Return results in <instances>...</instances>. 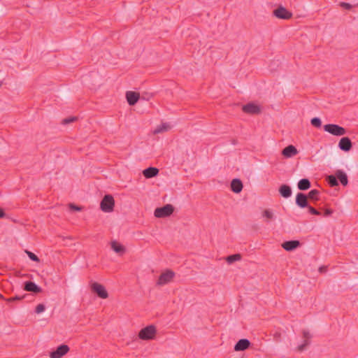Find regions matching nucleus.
<instances>
[{
    "mask_svg": "<svg viewBox=\"0 0 358 358\" xmlns=\"http://www.w3.org/2000/svg\"><path fill=\"white\" fill-rule=\"evenodd\" d=\"M324 130L336 136H344L347 133V130L344 127L335 124L324 125Z\"/></svg>",
    "mask_w": 358,
    "mask_h": 358,
    "instance_id": "nucleus-1",
    "label": "nucleus"
},
{
    "mask_svg": "<svg viewBox=\"0 0 358 358\" xmlns=\"http://www.w3.org/2000/svg\"><path fill=\"white\" fill-rule=\"evenodd\" d=\"M115 200L112 195L106 194L104 196L100 203V208L105 213H110L113 210Z\"/></svg>",
    "mask_w": 358,
    "mask_h": 358,
    "instance_id": "nucleus-2",
    "label": "nucleus"
},
{
    "mask_svg": "<svg viewBox=\"0 0 358 358\" xmlns=\"http://www.w3.org/2000/svg\"><path fill=\"white\" fill-rule=\"evenodd\" d=\"M157 333L156 327L154 325H149L143 328L138 333V337L141 340H152Z\"/></svg>",
    "mask_w": 358,
    "mask_h": 358,
    "instance_id": "nucleus-3",
    "label": "nucleus"
},
{
    "mask_svg": "<svg viewBox=\"0 0 358 358\" xmlns=\"http://www.w3.org/2000/svg\"><path fill=\"white\" fill-rule=\"evenodd\" d=\"M174 211V207L171 204H166L155 210L154 215L156 217H166L171 215Z\"/></svg>",
    "mask_w": 358,
    "mask_h": 358,
    "instance_id": "nucleus-4",
    "label": "nucleus"
},
{
    "mask_svg": "<svg viewBox=\"0 0 358 358\" xmlns=\"http://www.w3.org/2000/svg\"><path fill=\"white\" fill-rule=\"evenodd\" d=\"M175 276V273L171 270H167L165 272L162 273L157 282V285H166L171 281H172L173 278Z\"/></svg>",
    "mask_w": 358,
    "mask_h": 358,
    "instance_id": "nucleus-5",
    "label": "nucleus"
},
{
    "mask_svg": "<svg viewBox=\"0 0 358 358\" xmlns=\"http://www.w3.org/2000/svg\"><path fill=\"white\" fill-rule=\"evenodd\" d=\"M273 13V15L279 19L288 20L292 17V13L282 6L274 10Z\"/></svg>",
    "mask_w": 358,
    "mask_h": 358,
    "instance_id": "nucleus-6",
    "label": "nucleus"
},
{
    "mask_svg": "<svg viewBox=\"0 0 358 358\" xmlns=\"http://www.w3.org/2000/svg\"><path fill=\"white\" fill-rule=\"evenodd\" d=\"M91 287L92 290L96 293L99 297L101 299H107L108 297V294L102 285L98 282H94L92 284Z\"/></svg>",
    "mask_w": 358,
    "mask_h": 358,
    "instance_id": "nucleus-7",
    "label": "nucleus"
},
{
    "mask_svg": "<svg viewBox=\"0 0 358 358\" xmlns=\"http://www.w3.org/2000/svg\"><path fill=\"white\" fill-rule=\"evenodd\" d=\"M70 348L67 345L62 344L57 348V349L52 352L50 355V358H62L64 355L67 354Z\"/></svg>",
    "mask_w": 358,
    "mask_h": 358,
    "instance_id": "nucleus-8",
    "label": "nucleus"
},
{
    "mask_svg": "<svg viewBox=\"0 0 358 358\" xmlns=\"http://www.w3.org/2000/svg\"><path fill=\"white\" fill-rule=\"evenodd\" d=\"M242 110L244 113L251 115L259 114L261 112L260 107L253 103H249L244 105Z\"/></svg>",
    "mask_w": 358,
    "mask_h": 358,
    "instance_id": "nucleus-9",
    "label": "nucleus"
},
{
    "mask_svg": "<svg viewBox=\"0 0 358 358\" xmlns=\"http://www.w3.org/2000/svg\"><path fill=\"white\" fill-rule=\"evenodd\" d=\"M352 144L351 140L348 137H343L338 143V148L344 151L348 152L352 149Z\"/></svg>",
    "mask_w": 358,
    "mask_h": 358,
    "instance_id": "nucleus-10",
    "label": "nucleus"
},
{
    "mask_svg": "<svg viewBox=\"0 0 358 358\" xmlns=\"http://www.w3.org/2000/svg\"><path fill=\"white\" fill-rule=\"evenodd\" d=\"M296 204L301 208H306L308 206L307 195L301 192L298 193L296 196Z\"/></svg>",
    "mask_w": 358,
    "mask_h": 358,
    "instance_id": "nucleus-11",
    "label": "nucleus"
},
{
    "mask_svg": "<svg viewBox=\"0 0 358 358\" xmlns=\"http://www.w3.org/2000/svg\"><path fill=\"white\" fill-rule=\"evenodd\" d=\"M126 99L129 106H134L140 99V94L136 92L128 91L126 92Z\"/></svg>",
    "mask_w": 358,
    "mask_h": 358,
    "instance_id": "nucleus-12",
    "label": "nucleus"
},
{
    "mask_svg": "<svg viewBox=\"0 0 358 358\" xmlns=\"http://www.w3.org/2000/svg\"><path fill=\"white\" fill-rule=\"evenodd\" d=\"M301 243L299 241L293 240V241H287L284 242L282 244V247L286 251H292L299 247Z\"/></svg>",
    "mask_w": 358,
    "mask_h": 358,
    "instance_id": "nucleus-13",
    "label": "nucleus"
},
{
    "mask_svg": "<svg viewBox=\"0 0 358 358\" xmlns=\"http://www.w3.org/2000/svg\"><path fill=\"white\" fill-rule=\"evenodd\" d=\"M24 289L33 293H39L42 289L32 281H27L24 284Z\"/></svg>",
    "mask_w": 358,
    "mask_h": 358,
    "instance_id": "nucleus-14",
    "label": "nucleus"
},
{
    "mask_svg": "<svg viewBox=\"0 0 358 358\" xmlns=\"http://www.w3.org/2000/svg\"><path fill=\"white\" fill-rule=\"evenodd\" d=\"M250 342L249 340L243 338L240 339L234 346L235 351H243L249 348Z\"/></svg>",
    "mask_w": 358,
    "mask_h": 358,
    "instance_id": "nucleus-15",
    "label": "nucleus"
},
{
    "mask_svg": "<svg viewBox=\"0 0 358 358\" xmlns=\"http://www.w3.org/2000/svg\"><path fill=\"white\" fill-rule=\"evenodd\" d=\"M298 153L297 149L295 148V146L292 145H289L287 147H285L282 151V155L287 158L292 157L294 155H296Z\"/></svg>",
    "mask_w": 358,
    "mask_h": 358,
    "instance_id": "nucleus-16",
    "label": "nucleus"
},
{
    "mask_svg": "<svg viewBox=\"0 0 358 358\" xmlns=\"http://www.w3.org/2000/svg\"><path fill=\"white\" fill-rule=\"evenodd\" d=\"M231 189L234 193H240L243 189V183L240 179H233L231 182Z\"/></svg>",
    "mask_w": 358,
    "mask_h": 358,
    "instance_id": "nucleus-17",
    "label": "nucleus"
},
{
    "mask_svg": "<svg viewBox=\"0 0 358 358\" xmlns=\"http://www.w3.org/2000/svg\"><path fill=\"white\" fill-rule=\"evenodd\" d=\"M336 176L337 178V180H339L342 185L346 186L348 184L347 174L343 170H336Z\"/></svg>",
    "mask_w": 358,
    "mask_h": 358,
    "instance_id": "nucleus-18",
    "label": "nucleus"
},
{
    "mask_svg": "<svg viewBox=\"0 0 358 358\" xmlns=\"http://www.w3.org/2000/svg\"><path fill=\"white\" fill-rule=\"evenodd\" d=\"M159 173V169L155 167H148L143 170V174L146 178H153Z\"/></svg>",
    "mask_w": 358,
    "mask_h": 358,
    "instance_id": "nucleus-19",
    "label": "nucleus"
},
{
    "mask_svg": "<svg viewBox=\"0 0 358 358\" xmlns=\"http://www.w3.org/2000/svg\"><path fill=\"white\" fill-rule=\"evenodd\" d=\"M280 194L284 198H289L292 195V189L287 185H282L279 188Z\"/></svg>",
    "mask_w": 358,
    "mask_h": 358,
    "instance_id": "nucleus-20",
    "label": "nucleus"
},
{
    "mask_svg": "<svg viewBox=\"0 0 358 358\" xmlns=\"http://www.w3.org/2000/svg\"><path fill=\"white\" fill-rule=\"evenodd\" d=\"M299 189L305 191L311 187L310 180L307 178L301 179L297 184Z\"/></svg>",
    "mask_w": 358,
    "mask_h": 358,
    "instance_id": "nucleus-21",
    "label": "nucleus"
},
{
    "mask_svg": "<svg viewBox=\"0 0 358 358\" xmlns=\"http://www.w3.org/2000/svg\"><path fill=\"white\" fill-rule=\"evenodd\" d=\"M111 248L116 253L120 255L124 254L126 250L124 246L120 244L116 241H113L111 242Z\"/></svg>",
    "mask_w": 358,
    "mask_h": 358,
    "instance_id": "nucleus-22",
    "label": "nucleus"
},
{
    "mask_svg": "<svg viewBox=\"0 0 358 358\" xmlns=\"http://www.w3.org/2000/svg\"><path fill=\"white\" fill-rule=\"evenodd\" d=\"M326 180L330 187H333L338 185V182L336 176V173L334 175L328 176L326 178Z\"/></svg>",
    "mask_w": 358,
    "mask_h": 358,
    "instance_id": "nucleus-23",
    "label": "nucleus"
},
{
    "mask_svg": "<svg viewBox=\"0 0 358 358\" xmlns=\"http://www.w3.org/2000/svg\"><path fill=\"white\" fill-rule=\"evenodd\" d=\"M319 194H320V192L317 190V189H312L310 190L307 196H308V199H310V200H313V201H318L319 200Z\"/></svg>",
    "mask_w": 358,
    "mask_h": 358,
    "instance_id": "nucleus-24",
    "label": "nucleus"
},
{
    "mask_svg": "<svg viewBox=\"0 0 358 358\" xmlns=\"http://www.w3.org/2000/svg\"><path fill=\"white\" fill-rule=\"evenodd\" d=\"M170 129V126L167 123H163L161 125H159L155 130V134H159L164 131H166Z\"/></svg>",
    "mask_w": 358,
    "mask_h": 358,
    "instance_id": "nucleus-25",
    "label": "nucleus"
},
{
    "mask_svg": "<svg viewBox=\"0 0 358 358\" xmlns=\"http://www.w3.org/2000/svg\"><path fill=\"white\" fill-rule=\"evenodd\" d=\"M241 259V255L240 254H235L232 255H229L226 258V261L228 264H232L236 261H239Z\"/></svg>",
    "mask_w": 358,
    "mask_h": 358,
    "instance_id": "nucleus-26",
    "label": "nucleus"
},
{
    "mask_svg": "<svg viewBox=\"0 0 358 358\" xmlns=\"http://www.w3.org/2000/svg\"><path fill=\"white\" fill-rule=\"evenodd\" d=\"M263 217H266L267 220H272L273 219L274 215L271 210L266 209L263 212Z\"/></svg>",
    "mask_w": 358,
    "mask_h": 358,
    "instance_id": "nucleus-27",
    "label": "nucleus"
},
{
    "mask_svg": "<svg viewBox=\"0 0 358 358\" xmlns=\"http://www.w3.org/2000/svg\"><path fill=\"white\" fill-rule=\"evenodd\" d=\"M311 124L315 127H320L322 125L321 120L319 117H313L311 119Z\"/></svg>",
    "mask_w": 358,
    "mask_h": 358,
    "instance_id": "nucleus-28",
    "label": "nucleus"
},
{
    "mask_svg": "<svg viewBox=\"0 0 358 358\" xmlns=\"http://www.w3.org/2000/svg\"><path fill=\"white\" fill-rule=\"evenodd\" d=\"M26 253L27 254L29 259H31L32 261L36 262H40L39 258L34 253H33L30 251H28V250H26Z\"/></svg>",
    "mask_w": 358,
    "mask_h": 358,
    "instance_id": "nucleus-29",
    "label": "nucleus"
},
{
    "mask_svg": "<svg viewBox=\"0 0 358 358\" xmlns=\"http://www.w3.org/2000/svg\"><path fill=\"white\" fill-rule=\"evenodd\" d=\"M306 208H308V212L312 215H321V213L319 210H317V209H315V208H313L309 205Z\"/></svg>",
    "mask_w": 358,
    "mask_h": 358,
    "instance_id": "nucleus-30",
    "label": "nucleus"
},
{
    "mask_svg": "<svg viewBox=\"0 0 358 358\" xmlns=\"http://www.w3.org/2000/svg\"><path fill=\"white\" fill-rule=\"evenodd\" d=\"M45 309V307L43 304L42 303H40L38 305H37V306L36 307V309H35V312L38 314L43 312Z\"/></svg>",
    "mask_w": 358,
    "mask_h": 358,
    "instance_id": "nucleus-31",
    "label": "nucleus"
},
{
    "mask_svg": "<svg viewBox=\"0 0 358 358\" xmlns=\"http://www.w3.org/2000/svg\"><path fill=\"white\" fill-rule=\"evenodd\" d=\"M23 298H24V296H15L14 297H10V298L6 299L5 300L7 302H13L15 301H20V300L22 299Z\"/></svg>",
    "mask_w": 358,
    "mask_h": 358,
    "instance_id": "nucleus-32",
    "label": "nucleus"
},
{
    "mask_svg": "<svg viewBox=\"0 0 358 358\" xmlns=\"http://www.w3.org/2000/svg\"><path fill=\"white\" fill-rule=\"evenodd\" d=\"M76 119H77V117H71L69 118H66L62 120V123L64 124H66L74 122L75 120H76Z\"/></svg>",
    "mask_w": 358,
    "mask_h": 358,
    "instance_id": "nucleus-33",
    "label": "nucleus"
},
{
    "mask_svg": "<svg viewBox=\"0 0 358 358\" xmlns=\"http://www.w3.org/2000/svg\"><path fill=\"white\" fill-rule=\"evenodd\" d=\"M69 208L71 210H76V211H80V210H82V207L76 206L73 203H70L69 204Z\"/></svg>",
    "mask_w": 358,
    "mask_h": 358,
    "instance_id": "nucleus-34",
    "label": "nucleus"
},
{
    "mask_svg": "<svg viewBox=\"0 0 358 358\" xmlns=\"http://www.w3.org/2000/svg\"><path fill=\"white\" fill-rule=\"evenodd\" d=\"M310 342L308 341V340H305L304 343L302 344V345H300L299 347H298V350L299 351H303L304 350V348L308 345H309Z\"/></svg>",
    "mask_w": 358,
    "mask_h": 358,
    "instance_id": "nucleus-35",
    "label": "nucleus"
},
{
    "mask_svg": "<svg viewBox=\"0 0 358 358\" xmlns=\"http://www.w3.org/2000/svg\"><path fill=\"white\" fill-rule=\"evenodd\" d=\"M341 6L347 9V10H350L352 8V5L348 3H345V2H342L341 3Z\"/></svg>",
    "mask_w": 358,
    "mask_h": 358,
    "instance_id": "nucleus-36",
    "label": "nucleus"
},
{
    "mask_svg": "<svg viewBox=\"0 0 358 358\" xmlns=\"http://www.w3.org/2000/svg\"><path fill=\"white\" fill-rule=\"evenodd\" d=\"M303 336L306 338V340H308L310 338V334L308 331L303 330Z\"/></svg>",
    "mask_w": 358,
    "mask_h": 358,
    "instance_id": "nucleus-37",
    "label": "nucleus"
},
{
    "mask_svg": "<svg viewBox=\"0 0 358 358\" xmlns=\"http://www.w3.org/2000/svg\"><path fill=\"white\" fill-rule=\"evenodd\" d=\"M333 213V210L331 209H326L324 213V216L327 217L331 215Z\"/></svg>",
    "mask_w": 358,
    "mask_h": 358,
    "instance_id": "nucleus-38",
    "label": "nucleus"
},
{
    "mask_svg": "<svg viewBox=\"0 0 358 358\" xmlns=\"http://www.w3.org/2000/svg\"><path fill=\"white\" fill-rule=\"evenodd\" d=\"M6 215L4 210L1 208H0V218H3V217H6Z\"/></svg>",
    "mask_w": 358,
    "mask_h": 358,
    "instance_id": "nucleus-39",
    "label": "nucleus"
},
{
    "mask_svg": "<svg viewBox=\"0 0 358 358\" xmlns=\"http://www.w3.org/2000/svg\"><path fill=\"white\" fill-rule=\"evenodd\" d=\"M319 271H320V273L326 272V271H327V267H325V266H320V267L319 268Z\"/></svg>",
    "mask_w": 358,
    "mask_h": 358,
    "instance_id": "nucleus-40",
    "label": "nucleus"
},
{
    "mask_svg": "<svg viewBox=\"0 0 358 358\" xmlns=\"http://www.w3.org/2000/svg\"><path fill=\"white\" fill-rule=\"evenodd\" d=\"M0 299H4V300L6 299L1 294H0Z\"/></svg>",
    "mask_w": 358,
    "mask_h": 358,
    "instance_id": "nucleus-41",
    "label": "nucleus"
},
{
    "mask_svg": "<svg viewBox=\"0 0 358 358\" xmlns=\"http://www.w3.org/2000/svg\"><path fill=\"white\" fill-rule=\"evenodd\" d=\"M1 85V83H0V86Z\"/></svg>",
    "mask_w": 358,
    "mask_h": 358,
    "instance_id": "nucleus-42",
    "label": "nucleus"
}]
</instances>
